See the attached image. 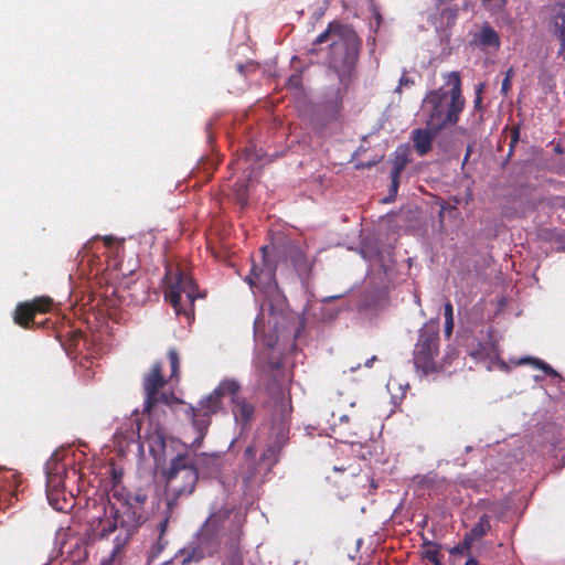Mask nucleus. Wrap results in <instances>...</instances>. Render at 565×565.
Returning <instances> with one entry per match:
<instances>
[{
	"mask_svg": "<svg viewBox=\"0 0 565 565\" xmlns=\"http://www.w3.org/2000/svg\"><path fill=\"white\" fill-rule=\"evenodd\" d=\"M72 456H73V462H74L76 459V451L73 450ZM74 471H75V467L73 466V472Z\"/></svg>",
	"mask_w": 565,
	"mask_h": 565,
	"instance_id": "obj_47",
	"label": "nucleus"
},
{
	"mask_svg": "<svg viewBox=\"0 0 565 565\" xmlns=\"http://www.w3.org/2000/svg\"><path fill=\"white\" fill-rule=\"evenodd\" d=\"M445 81V85L429 92L422 104L426 124L435 131L456 124L465 105L459 73H448Z\"/></svg>",
	"mask_w": 565,
	"mask_h": 565,
	"instance_id": "obj_3",
	"label": "nucleus"
},
{
	"mask_svg": "<svg viewBox=\"0 0 565 565\" xmlns=\"http://www.w3.org/2000/svg\"><path fill=\"white\" fill-rule=\"evenodd\" d=\"M399 175H401V168H395L392 171V184L390 189V195L388 198L384 199V202H391L397 194V189L399 184Z\"/></svg>",
	"mask_w": 565,
	"mask_h": 565,
	"instance_id": "obj_27",
	"label": "nucleus"
},
{
	"mask_svg": "<svg viewBox=\"0 0 565 565\" xmlns=\"http://www.w3.org/2000/svg\"><path fill=\"white\" fill-rule=\"evenodd\" d=\"M279 446L269 445L262 454L260 460L255 469L243 477V483L247 486L257 475H266L278 461Z\"/></svg>",
	"mask_w": 565,
	"mask_h": 565,
	"instance_id": "obj_14",
	"label": "nucleus"
},
{
	"mask_svg": "<svg viewBox=\"0 0 565 565\" xmlns=\"http://www.w3.org/2000/svg\"><path fill=\"white\" fill-rule=\"evenodd\" d=\"M170 365H171V381L179 376V356L174 350H170L168 353Z\"/></svg>",
	"mask_w": 565,
	"mask_h": 565,
	"instance_id": "obj_29",
	"label": "nucleus"
},
{
	"mask_svg": "<svg viewBox=\"0 0 565 565\" xmlns=\"http://www.w3.org/2000/svg\"><path fill=\"white\" fill-rule=\"evenodd\" d=\"M239 390L241 384L237 381L225 379L200 402L196 408H193V424L200 431V438L203 437L204 430L210 424L207 417L221 408V399L225 396L231 397L232 412L237 425L245 427L253 419L254 406L238 395Z\"/></svg>",
	"mask_w": 565,
	"mask_h": 565,
	"instance_id": "obj_4",
	"label": "nucleus"
},
{
	"mask_svg": "<svg viewBox=\"0 0 565 565\" xmlns=\"http://www.w3.org/2000/svg\"><path fill=\"white\" fill-rule=\"evenodd\" d=\"M81 447H86V444L83 443V441H78V445H77V450L83 455L85 456V452L83 450H79Z\"/></svg>",
	"mask_w": 565,
	"mask_h": 565,
	"instance_id": "obj_40",
	"label": "nucleus"
},
{
	"mask_svg": "<svg viewBox=\"0 0 565 565\" xmlns=\"http://www.w3.org/2000/svg\"><path fill=\"white\" fill-rule=\"evenodd\" d=\"M122 472L111 468V482L113 488L109 493L110 508L109 512L114 516V521L109 519L98 520L97 524L93 526L94 537H106L111 532L120 526L121 531L117 541L120 540L125 544L128 537L142 523V504L147 497L143 493H130L121 487ZM120 543L117 544L118 548Z\"/></svg>",
	"mask_w": 565,
	"mask_h": 565,
	"instance_id": "obj_1",
	"label": "nucleus"
},
{
	"mask_svg": "<svg viewBox=\"0 0 565 565\" xmlns=\"http://www.w3.org/2000/svg\"><path fill=\"white\" fill-rule=\"evenodd\" d=\"M168 526V519H164L159 524V537L158 541L152 545L148 555V565H151L163 552L168 545V541L164 539V533Z\"/></svg>",
	"mask_w": 565,
	"mask_h": 565,
	"instance_id": "obj_21",
	"label": "nucleus"
},
{
	"mask_svg": "<svg viewBox=\"0 0 565 565\" xmlns=\"http://www.w3.org/2000/svg\"><path fill=\"white\" fill-rule=\"evenodd\" d=\"M507 1L508 0H481L482 6L492 13L501 12L507 6Z\"/></svg>",
	"mask_w": 565,
	"mask_h": 565,
	"instance_id": "obj_28",
	"label": "nucleus"
},
{
	"mask_svg": "<svg viewBox=\"0 0 565 565\" xmlns=\"http://www.w3.org/2000/svg\"><path fill=\"white\" fill-rule=\"evenodd\" d=\"M348 419V416L343 415L340 417V420H347Z\"/></svg>",
	"mask_w": 565,
	"mask_h": 565,
	"instance_id": "obj_50",
	"label": "nucleus"
},
{
	"mask_svg": "<svg viewBox=\"0 0 565 565\" xmlns=\"http://www.w3.org/2000/svg\"><path fill=\"white\" fill-rule=\"evenodd\" d=\"M405 164H406V160L405 159H397L394 163V168H401V172L403 171V169L405 168Z\"/></svg>",
	"mask_w": 565,
	"mask_h": 565,
	"instance_id": "obj_36",
	"label": "nucleus"
},
{
	"mask_svg": "<svg viewBox=\"0 0 565 565\" xmlns=\"http://www.w3.org/2000/svg\"><path fill=\"white\" fill-rule=\"evenodd\" d=\"M361 254L363 258L367 260H375L379 258V250L369 246H364L361 250Z\"/></svg>",
	"mask_w": 565,
	"mask_h": 565,
	"instance_id": "obj_30",
	"label": "nucleus"
},
{
	"mask_svg": "<svg viewBox=\"0 0 565 565\" xmlns=\"http://www.w3.org/2000/svg\"><path fill=\"white\" fill-rule=\"evenodd\" d=\"M553 13V25L555 33L562 41L563 46L565 45V0L557 2L552 8Z\"/></svg>",
	"mask_w": 565,
	"mask_h": 565,
	"instance_id": "obj_19",
	"label": "nucleus"
},
{
	"mask_svg": "<svg viewBox=\"0 0 565 565\" xmlns=\"http://www.w3.org/2000/svg\"><path fill=\"white\" fill-rule=\"evenodd\" d=\"M147 441L149 445V449L152 454H156L164 448V435L162 431L159 430V428L156 429L154 433L148 435Z\"/></svg>",
	"mask_w": 565,
	"mask_h": 565,
	"instance_id": "obj_25",
	"label": "nucleus"
},
{
	"mask_svg": "<svg viewBox=\"0 0 565 565\" xmlns=\"http://www.w3.org/2000/svg\"><path fill=\"white\" fill-rule=\"evenodd\" d=\"M465 565H478L477 561L473 558H469Z\"/></svg>",
	"mask_w": 565,
	"mask_h": 565,
	"instance_id": "obj_44",
	"label": "nucleus"
},
{
	"mask_svg": "<svg viewBox=\"0 0 565 565\" xmlns=\"http://www.w3.org/2000/svg\"><path fill=\"white\" fill-rule=\"evenodd\" d=\"M220 520V515L212 514L199 532L196 542L180 550L175 554L177 558L182 557L180 561L181 565L198 563L218 550L221 544Z\"/></svg>",
	"mask_w": 565,
	"mask_h": 565,
	"instance_id": "obj_7",
	"label": "nucleus"
},
{
	"mask_svg": "<svg viewBox=\"0 0 565 565\" xmlns=\"http://www.w3.org/2000/svg\"><path fill=\"white\" fill-rule=\"evenodd\" d=\"M454 328V319L445 320V332L447 335L451 334Z\"/></svg>",
	"mask_w": 565,
	"mask_h": 565,
	"instance_id": "obj_35",
	"label": "nucleus"
},
{
	"mask_svg": "<svg viewBox=\"0 0 565 565\" xmlns=\"http://www.w3.org/2000/svg\"><path fill=\"white\" fill-rule=\"evenodd\" d=\"M113 241H114V238L111 236L104 237V242L106 245H110Z\"/></svg>",
	"mask_w": 565,
	"mask_h": 565,
	"instance_id": "obj_42",
	"label": "nucleus"
},
{
	"mask_svg": "<svg viewBox=\"0 0 565 565\" xmlns=\"http://www.w3.org/2000/svg\"><path fill=\"white\" fill-rule=\"evenodd\" d=\"M72 337H73V340H74L75 339V331H73Z\"/></svg>",
	"mask_w": 565,
	"mask_h": 565,
	"instance_id": "obj_52",
	"label": "nucleus"
},
{
	"mask_svg": "<svg viewBox=\"0 0 565 565\" xmlns=\"http://www.w3.org/2000/svg\"><path fill=\"white\" fill-rule=\"evenodd\" d=\"M444 310H445V312H444L445 320L454 319V318H452L454 310H452V306H451V303H450V302H447V303L445 305Z\"/></svg>",
	"mask_w": 565,
	"mask_h": 565,
	"instance_id": "obj_33",
	"label": "nucleus"
},
{
	"mask_svg": "<svg viewBox=\"0 0 565 565\" xmlns=\"http://www.w3.org/2000/svg\"><path fill=\"white\" fill-rule=\"evenodd\" d=\"M289 258L298 276L303 280L312 268V262L298 247H292L289 250Z\"/></svg>",
	"mask_w": 565,
	"mask_h": 565,
	"instance_id": "obj_17",
	"label": "nucleus"
},
{
	"mask_svg": "<svg viewBox=\"0 0 565 565\" xmlns=\"http://www.w3.org/2000/svg\"><path fill=\"white\" fill-rule=\"evenodd\" d=\"M288 83L292 87H298L300 85V77L298 75H292L289 77Z\"/></svg>",
	"mask_w": 565,
	"mask_h": 565,
	"instance_id": "obj_34",
	"label": "nucleus"
},
{
	"mask_svg": "<svg viewBox=\"0 0 565 565\" xmlns=\"http://www.w3.org/2000/svg\"><path fill=\"white\" fill-rule=\"evenodd\" d=\"M52 303V299L44 296L36 297L31 301L20 302L14 310V322L24 329H29L35 315L47 312Z\"/></svg>",
	"mask_w": 565,
	"mask_h": 565,
	"instance_id": "obj_12",
	"label": "nucleus"
},
{
	"mask_svg": "<svg viewBox=\"0 0 565 565\" xmlns=\"http://www.w3.org/2000/svg\"><path fill=\"white\" fill-rule=\"evenodd\" d=\"M209 461L213 462V463H216L218 461V457L216 456H211L207 458Z\"/></svg>",
	"mask_w": 565,
	"mask_h": 565,
	"instance_id": "obj_45",
	"label": "nucleus"
},
{
	"mask_svg": "<svg viewBox=\"0 0 565 565\" xmlns=\"http://www.w3.org/2000/svg\"><path fill=\"white\" fill-rule=\"evenodd\" d=\"M257 449L254 446H248L244 452L246 460H253L256 456Z\"/></svg>",
	"mask_w": 565,
	"mask_h": 565,
	"instance_id": "obj_32",
	"label": "nucleus"
},
{
	"mask_svg": "<svg viewBox=\"0 0 565 565\" xmlns=\"http://www.w3.org/2000/svg\"><path fill=\"white\" fill-rule=\"evenodd\" d=\"M264 344L269 348V349H274V342L268 339V340H263Z\"/></svg>",
	"mask_w": 565,
	"mask_h": 565,
	"instance_id": "obj_39",
	"label": "nucleus"
},
{
	"mask_svg": "<svg viewBox=\"0 0 565 565\" xmlns=\"http://www.w3.org/2000/svg\"><path fill=\"white\" fill-rule=\"evenodd\" d=\"M166 478L168 490L182 495L193 491L198 472L186 456H178L172 460Z\"/></svg>",
	"mask_w": 565,
	"mask_h": 565,
	"instance_id": "obj_10",
	"label": "nucleus"
},
{
	"mask_svg": "<svg viewBox=\"0 0 565 565\" xmlns=\"http://www.w3.org/2000/svg\"><path fill=\"white\" fill-rule=\"evenodd\" d=\"M408 84H411V81L407 77L403 76L399 81V87L407 86Z\"/></svg>",
	"mask_w": 565,
	"mask_h": 565,
	"instance_id": "obj_38",
	"label": "nucleus"
},
{
	"mask_svg": "<svg viewBox=\"0 0 565 565\" xmlns=\"http://www.w3.org/2000/svg\"><path fill=\"white\" fill-rule=\"evenodd\" d=\"M463 550H468L466 546H465V543L461 545V546H456L451 550V553L455 554V553H461Z\"/></svg>",
	"mask_w": 565,
	"mask_h": 565,
	"instance_id": "obj_37",
	"label": "nucleus"
},
{
	"mask_svg": "<svg viewBox=\"0 0 565 565\" xmlns=\"http://www.w3.org/2000/svg\"><path fill=\"white\" fill-rule=\"evenodd\" d=\"M375 359H376L375 356H373V358L369 359V360L365 362V366H366V367H371V366H372V363L374 362V360H375Z\"/></svg>",
	"mask_w": 565,
	"mask_h": 565,
	"instance_id": "obj_43",
	"label": "nucleus"
},
{
	"mask_svg": "<svg viewBox=\"0 0 565 565\" xmlns=\"http://www.w3.org/2000/svg\"><path fill=\"white\" fill-rule=\"evenodd\" d=\"M71 326L63 327L61 330L55 331V338L61 343L62 348L66 352V355L71 354Z\"/></svg>",
	"mask_w": 565,
	"mask_h": 565,
	"instance_id": "obj_26",
	"label": "nucleus"
},
{
	"mask_svg": "<svg viewBox=\"0 0 565 565\" xmlns=\"http://www.w3.org/2000/svg\"><path fill=\"white\" fill-rule=\"evenodd\" d=\"M534 379H535V381H540L541 380L540 375H536Z\"/></svg>",
	"mask_w": 565,
	"mask_h": 565,
	"instance_id": "obj_51",
	"label": "nucleus"
},
{
	"mask_svg": "<svg viewBox=\"0 0 565 565\" xmlns=\"http://www.w3.org/2000/svg\"><path fill=\"white\" fill-rule=\"evenodd\" d=\"M100 565H115L113 559H106Z\"/></svg>",
	"mask_w": 565,
	"mask_h": 565,
	"instance_id": "obj_46",
	"label": "nucleus"
},
{
	"mask_svg": "<svg viewBox=\"0 0 565 565\" xmlns=\"http://www.w3.org/2000/svg\"><path fill=\"white\" fill-rule=\"evenodd\" d=\"M439 337L437 331L424 328L419 331V338L414 349V366L424 374L437 371L441 365L436 360L438 353Z\"/></svg>",
	"mask_w": 565,
	"mask_h": 565,
	"instance_id": "obj_9",
	"label": "nucleus"
},
{
	"mask_svg": "<svg viewBox=\"0 0 565 565\" xmlns=\"http://www.w3.org/2000/svg\"><path fill=\"white\" fill-rule=\"evenodd\" d=\"M70 529V525H67L66 527H61L57 530L55 535V545L60 550V555L65 556V558L71 556V547L67 546L68 539L71 537Z\"/></svg>",
	"mask_w": 565,
	"mask_h": 565,
	"instance_id": "obj_23",
	"label": "nucleus"
},
{
	"mask_svg": "<svg viewBox=\"0 0 565 565\" xmlns=\"http://www.w3.org/2000/svg\"><path fill=\"white\" fill-rule=\"evenodd\" d=\"M490 529L488 518L482 515L479 522L467 533L465 537V546L470 548L473 541L481 539Z\"/></svg>",
	"mask_w": 565,
	"mask_h": 565,
	"instance_id": "obj_22",
	"label": "nucleus"
},
{
	"mask_svg": "<svg viewBox=\"0 0 565 565\" xmlns=\"http://www.w3.org/2000/svg\"><path fill=\"white\" fill-rule=\"evenodd\" d=\"M164 298L177 315L193 316V302L200 296L192 277L179 268L167 269L164 277Z\"/></svg>",
	"mask_w": 565,
	"mask_h": 565,
	"instance_id": "obj_5",
	"label": "nucleus"
},
{
	"mask_svg": "<svg viewBox=\"0 0 565 565\" xmlns=\"http://www.w3.org/2000/svg\"><path fill=\"white\" fill-rule=\"evenodd\" d=\"M260 252L263 266L259 267L253 264L250 275L245 279L250 288L260 289L265 294L268 302V313L262 308L260 313L254 322V335L257 340L265 334L266 327L268 331L275 332H277L279 328H285L287 319L285 312L286 300L278 290L275 280V267L268 259V246H263Z\"/></svg>",
	"mask_w": 565,
	"mask_h": 565,
	"instance_id": "obj_2",
	"label": "nucleus"
},
{
	"mask_svg": "<svg viewBox=\"0 0 565 565\" xmlns=\"http://www.w3.org/2000/svg\"><path fill=\"white\" fill-rule=\"evenodd\" d=\"M279 412H280V422L281 423L276 433V441L273 443L271 445H277L280 448L282 446V444L288 438L289 429H288V425H287V419L291 412V406L284 398L280 401Z\"/></svg>",
	"mask_w": 565,
	"mask_h": 565,
	"instance_id": "obj_18",
	"label": "nucleus"
},
{
	"mask_svg": "<svg viewBox=\"0 0 565 565\" xmlns=\"http://www.w3.org/2000/svg\"><path fill=\"white\" fill-rule=\"evenodd\" d=\"M226 555L223 565H242V555L239 552V536L235 534L225 543Z\"/></svg>",
	"mask_w": 565,
	"mask_h": 565,
	"instance_id": "obj_20",
	"label": "nucleus"
},
{
	"mask_svg": "<svg viewBox=\"0 0 565 565\" xmlns=\"http://www.w3.org/2000/svg\"><path fill=\"white\" fill-rule=\"evenodd\" d=\"M532 364L533 366L541 369L546 375L557 377L558 373L547 363L544 361L536 359V358H523L518 361V364Z\"/></svg>",
	"mask_w": 565,
	"mask_h": 565,
	"instance_id": "obj_24",
	"label": "nucleus"
},
{
	"mask_svg": "<svg viewBox=\"0 0 565 565\" xmlns=\"http://www.w3.org/2000/svg\"><path fill=\"white\" fill-rule=\"evenodd\" d=\"M20 476L11 470L0 471V510L13 504L18 498Z\"/></svg>",
	"mask_w": 565,
	"mask_h": 565,
	"instance_id": "obj_13",
	"label": "nucleus"
},
{
	"mask_svg": "<svg viewBox=\"0 0 565 565\" xmlns=\"http://www.w3.org/2000/svg\"><path fill=\"white\" fill-rule=\"evenodd\" d=\"M329 42L331 49L330 64L350 66L358 50V38L353 30L338 23H330L315 41V44Z\"/></svg>",
	"mask_w": 565,
	"mask_h": 565,
	"instance_id": "obj_6",
	"label": "nucleus"
},
{
	"mask_svg": "<svg viewBox=\"0 0 565 565\" xmlns=\"http://www.w3.org/2000/svg\"><path fill=\"white\" fill-rule=\"evenodd\" d=\"M475 43L484 51L497 52L500 49L501 40L498 32L488 23H484L475 35Z\"/></svg>",
	"mask_w": 565,
	"mask_h": 565,
	"instance_id": "obj_15",
	"label": "nucleus"
},
{
	"mask_svg": "<svg viewBox=\"0 0 565 565\" xmlns=\"http://www.w3.org/2000/svg\"><path fill=\"white\" fill-rule=\"evenodd\" d=\"M469 156H470V148H468V151H467L466 157H465V161L468 159Z\"/></svg>",
	"mask_w": 565,
	"mask_h": 565,
	"instance_id": "obj_48",
	"label": "nucleus"
},
{
	"mask_svg": "<svg viewBox=\"0 0 565 565\" xmlns=\"http://www.w3.org/2000/svg\"><path fill=\"white\" fill-rule=\"evenodd\" d=\"M181 558H182V557H178L179 562L181 561ZM173 559H177V557L174 556L173 558H171V559H169V561H166V562H163V563H162V564H160V565H171V564H172V562H173Z\"/></svg>",
	"mask_w": 565,
	"mask_h": 565,
	"instance_id": "obj_41",
	"label": "nucleus"
},
{
	"mask_svg": "<svg viewBox=\"0 0 565 565\" xmlns=\"http://www.w3.org/2000/svg\"><path fill=\"white\" fill-rule=\"evenodd\" d=\"M481 103V97L478 96L477 99H476V105L480 104Z\"/></svg>",
	"mask_w": 565,
	"mask_h": 565,
	"instance_id": "obj_49",
	"label": "nucleus"
},
{
	"mask_svg": "<svg viewBox=\"0 0 565 565\" xmlns=\"http://www.w3.org/2000/svg\"><path fill=\"white\" fill-rule=\"evenodd\" d=\"M161 371V364L154 363L151 371L143 377L145 413L149 416L154 412L159 403L170 405L175 399L172 394L163 391L167 382L163 380Z\"/></svg>",
	"mask_w": 565,
	"mask_h": 565,
	"instance_id": "obj_11",
	"label": "nucleus"
},
{
	"mask_svg": "<svg viewBox=\"0 0 565 565\" xmlns=\"http://www.w3.org/2000/svg\"><path fill=\"white\" fill-rule=\"evenodd\" d=\"M512 76H513V71L512 70H509L505 74V77L503 78L502 81V86H501V90L507 94L508 90L511 88V81H512Z\"/></svg>",
	"mask_w": 565,
	"mask_h": 565,
	"instance_id": "obj_31",
	"label": "nucleus"
},
{
	"mask_svg": "<svg viewBox=\"0 0 565 565\" xmlns=\"http://www.w3.org/2000/svg\"><path fill=\"white\" fill-rule=\"evenodd\" d=\"M438 131L427 126L425 129H415L412 132L414 147L419 156H425L431 149L433 140Z\"/></svg>",
	"mask_w": 565,
	"mask_h": 565,
	"instance_id": "obj_16",
	"label": "nucleus"
},
{
	"mask_svg": "<svg viewBox=\"0 0 565 565\" xmlns=\"http://www.w3.org/2000/svg\"><path fill=\"white\" fill-rule=\"evenodd\" d=\"M63 460V451H55L45 465L46 495L54 510L68 514L71 513V504L65 491L67 466Z\"/></svg>",
	"mask_w": 565,
	"mask_h": 565,
	"instance_id": "obj_8",
	"label": "nucleus"
}]
</instances>
